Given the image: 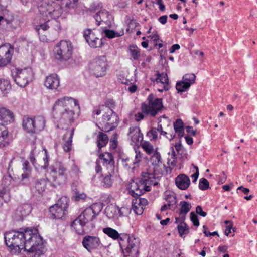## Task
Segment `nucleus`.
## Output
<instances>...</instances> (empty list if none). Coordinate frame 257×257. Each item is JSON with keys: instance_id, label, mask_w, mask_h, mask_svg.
<instances>
[{"instance_id": "f257e3e1", "label": "nucleus", "mask_w": 257, "mask_h": 257, "mask_svg": "<svg viewBox=\"0 0 257 257\" xmlns=\"http://www.w3.org/2000/svg\"><path fill=\"white\" fill-rule=\"evenodd\" d=\"M4 239L6 245L15 253H19L24 249L34 253V257H39L44 253L42 238L36 228H27L23 231L12 230L6 232Z\"/></svg>"}, {"instance_id": "f03ea898", "label": "nucleus", "mask_w": 257, "mask_h": 257, "mask_svg": "<svg viewBox=\"0 0 257 257\" xmlns=\"http://www.w3.org/2000/svg\"><path fill=\"white\" fill-rule=\"evenodd\" d=\"M78 105V101L71 97H63L57 100L53 107V115L57 127L66 130L63 140L64 141L63 148L66 152L70 150L74 128L68 129V126L73 122L74 111L73 106Z\"/></svg>"}, {"instance_id": "7ed1b4c3", "label": "nucleus", "mask_w": 257, "mask_h": 257, "mask_svg": "<svg viewBox=\"0 0 257 257\" xmlns=\"http://www.w3.org/2000/svg\"><path fill=\"white\" fill-rule=\"evenodd\" d=\"M151 166L147 172H143L139 180L132 181L129 187V193L134 196H139L150 190L151 185L156 186L163 175L165 165L159 152L151 155Z\"/></svg>"}, {"instance_id": "20e7f679", "label": "nucleus", "mask_w": 257, "mask_h": 257, "mask_svg": "<svg viewBox=\"0 0 257 257\" xmlns=\"http://www.w3.org/2000/svg\"><path fill=\"white\" fill-rule=\"evenodd\" d=\"M103 232L113 239L119 238V244L122 250L124 257H138L140 241L138 238L129 236L127 234L120 236L116 230L110 227L103 228Z\"/></svg>"}, {"instance_id": "39448f33", "label": "nucleus", "mask_w": 257, "mask_h": 257, "mask_svg": "<svg viewBox=\"0 0 257 257\" xmlns=\"http://www.w3.org/2000/svg\"><path fill=\"white\" fill-rule=\"evenodd\" d=\"M95 207L96 205H93L86 208L72 222L71 227L75 229L77 234L88 233L94 227L95 225L92 221L97 214L95 211Z\"/></svg>"}, {"instance_id": "423d86ee", "label": "nucleus", "mask_w": 257, "mask_h": 257, "mask_svg": "<svg viewBox=\"0 0 257 257\" xmlns=\"http://www.w3.org/2000/svg\"><path fill=\"white\" fill-rule=\"evenodd\" d=\"M51 171L48 181L53 187L64 184L67 180V168L64 164L60 162H56L50 168Z\"/></svg>"}, {"instance_id": "0eeeda50", "label": "nucleus", "mask_w": 257, "mask_h": 257, "mask_svg": "<svg viewBox=\"0 0 257 257\" xmlns=\"http://www.w3.org/2000/svg\"><path fill=\"white\" fill-rule=\"evenodd\" d=\"M103 114L99 119L98 127L102 131L109 132L114 129L118 125V117L117 114L109 107H103Z\"/></svg>"}, {"instance_id": "6e6552de", "label": "nucleus", "mask_w": 257, "mask_h": 257, "mask_svg": "<svg viewBox=\"0 0 257 257\" xmlns=\"http://www.w3.org/2000/svg\"><path fill=\"white\" fill-rule=\"evenodd\" d=\"M46 121L45 118L42 115H37L33 117L25 116L23 118L22 126L26 132L35 134L44 129Z\"/></svg>"}, {"instance_id": "1a4fd4ad", "label": "nucleus", "mask_w": 257, "mask_h": 257, "mask_svg": "<svg viewBox=\"0 0 257 257\" xmlns=\"http://www.w3.org/2000/svg\"><path fill=\"white\" fill-rule=\"evenodd\" d=\"M148 104L142 103L141 109L142 112L146 115H150L154 117L163 108L162 99L155 98L153 94H150L147 98Z\"/></svg>"}, {"instance_id": "9d476101", "label": "nucleus", "mask_w": 257, "mask_h": 257, "mask_svg": "<svg viewBox=\"0 0 257 257\" xmlns=\"http://www.w3.org/2000/svg\"><path fill=\"white\" fill-rule=\"evenodd\" d=\"M54 52L55 57L58 60H68L72 55L73 46L72 43L68 41H61L55 46Z\"/></svg>"}, {"instance_id": "9b49d317", "label": "nucleus", "mask_w": 257, "mask_h": 257, "mask_svg": "<svg viewBox=\"0 0 257 257\" xmlns=\"http://www.w3.org/2000/svg\"><path fill=\"white\" fill-rule=\"evenodd\" d=\"M68 199L66 197L61 198L57 202L49 208V211L54 219L62 218L67 213Z\"/></svg>"}, {"instance_id": "f8f14e48", "label": "nucleus", "mask_w": 257, "mask_h": 257, "mask_svg": "<svg viewBox=\"0 0 257 257\" xmlns=\"http://www.w3.org/2000/svg\"><path fill=\"white\" fill-rule=\"evenodd\" d=\"M107 65L106 58L102 56L96 58L90 63L89 69L96 77H102L105 74Z\"/></svg>"}, {"instance_id": "ddd939ff", "label": "nucleus", "mask_w": 257, "mask_h": 257, "mask_svg": "<svg viewBox=\"0 0 257 257\" xmlns=\"http://www.w3.org/2000/svg\"><path fill=\"white\" fill-rule=\"evenodd\" d=\"M13 78L16 84L21 87H25L32 80L33 72L31 68L18 70L16 74H13Z\"/></svg>"}, {"instance_id": "4468645a", "label": "nucleus", "mask_w": 257, "mask_h": 257, "mask_svg": "<svg viewBox=\"0 0 257 257\" xmlns=\"http://www.w3.org/2000/svg\"><path fill=\"white\" fill-rule=\"evenodd\" d=\"M82 243L84 247L89 252L94 249L100 248L102 246L99 238L94 236H85L83 239Z\"/></svg>"}, {"instance_id": "2eb2a0df", "label": "nucleus", "mask_w": 257, "mask_h": 257, "mask_svg": "<svg viewBox=\"0 0 257 257\" xmlns=\"http://www.w3.org/2000/svg\"><path fill=\"white\" fill-rule=\"evenodd\" d=\"M83 36L91 47L96 48L100 47L103 45L102 39L97 37L91 29H88L84 30Z\"/></svg>"}, {"instance_id": "dca6fc26", "label": "nucleus", "mask_w": 257, "mask_h": 257, "mask_svg": "<svg viewBox=\"0 0 257 257\" xmlns=\"http://www.w3.org/2000/svg\"><path fill=\"white\" fill-rule=\"evenodd\" d=\"M13 48L9 45L0 46V67L8 64L12 58Z\"/></svg>"}, {"instance_id": "f3484780", "label": "nucleus", "mask_w": 257, "mask_h": 257, "mask_svg": "<svg viewBox=\"0 0 257 257\" xmlns=\"http://www.w3.org/2000/svg\"><path fill=\"white\" fill-rule=\"evenodd\" d=\"M100 163L105 166L107 170L113 171L114 169V161L112 154L105 153L100 154L98 159Z\"/></svg>"}, {"instance_id": "a211bd4d", "label": "nucleus", "mask_w": 257, "mask_h": 257, "mask_svg": "<svg viewBox=\"0 0 257 257\" xmlns=\"http://www.w3.org/2000/svg\"><path fill=\"white\" fill-rule=\"evenodd\" d=\"M60 84V79L56 74H52L46 77L44 85L50 89H56Z\"/></svg>"}, {"instance_id": "6ab92c4d", "label": "nucleus", "mask_w": 257, "mask_h": 257, "mask_svg": "<svg viewBox=\"0 0 257 257\" xmlns=\"http://www.w3.org/2000/svg\"><path fill=\"white\" fill-rule=\"evenodd\" d=\"M128 135L132 142L136 145L141 142L143 139V135L141 133L140 128L137 126L130 127Z\"/></svg>"}, {"instance_id": "aec40b11", "label": "nucleus", "mask_w": 257, "mask_h": 257, "mask_svg": "<svg viewBox=\"0 0 257 257\" xmlns=\"http://www.w3.org/2000/svg\"><path fill=\"white\" fill-rule=\"evenodd\" d=\"M88 11L93 13H96V16H103L109 15V12L105 9H102L101 4L93 3L88 9Z\"/></svg>"}, {"instance_id": "412c9836", "label": "nucleus", "mask_w": 257, "mask_h": 257, "mask_svg": "<svg viewBox=\"0 0 257 257\" xmlns=\"http://www.w3.org/2000/svg\"><path fill=\"white\" fill-rule=\"evenodd\" d=\"M175 183L179 188L181 190H186L190 185V179L187 176L181 174L176 178Z\"/></svg>"}, {"instance_id": "4be33fe9", "label": "nucleus", "mask_w": 257, "mask_h": 257, "mask_svg": "<svg viewBox=\"0 0 257 257\" xmlns=\"http://www.w3.org/2000/svg\"><path fill=\"white\" fill-rule=\"evenodd\" d=\"M102 20L101 17H94L93 21L97 23V26H101V28L107 29V27H111L114 24L112 17L108 19V17H104Z\"/></svg>"}, {"instance_id": "5701e85b", "label": "nucleus", "mask_w": 257, "mask_h": 257, "mask_svg": "<svg viewBox=\"0 0 257 257\" xmlns=\"http://www.w3.org/2000/svg\"><path fill=\"white\" fill-rule=\"evenodd\" d=\"M48 0H43L42 4L38 6V12L42 16H48L51 15V6L47 4Z\"/></svg>"}, {"instance_id": "b1692460", "label": "nucleus", "mask_w": 257, "mask_h": 257, "mask_svg": "<svg viewBox=\"0 0 257 257\" xmlns=\"http://www.w3.org/2000/svg\"><path fill=\"white\" fill-rule=\"evenodd\" d=\"M8 132L6 127L0 124V147L2 148L7 146L8 143Z\"/></svg>"}, {"instance_id": "393cba45", "label": "nucleus", "mask_w": 257, "mask_h": 257, "mask_svg": "<svg viewBox=\"0 0 257 257\" xmlns=\"http://www.w3.org/2000/svg\"><path fill=\"white\" fill-rule=\"evenodd\" d=\"M141 147L148 155H152L156 153V152H159L158 147L155 148L154 146L148 141H144L142 142L141 144Z\"/></svg>"}, {"instance_id": "a878e982", "label": "nucleus", "mask_w": 257, "mask_h": 257, "mask_svg": "<svg viewBox=\"0 0 257 257\" xmlns=\"http://www.w3.org/2000/svg\"><path fill=\"white\" fill-rule=\"evenodd\" d=\"M157 83H161L164 85V89L167 91L169 89V79L166 73H158L156 78Z\"/></svg>"}, {"instance_id": "bb28decb", "label": "nucleus", "mask_w": 257, "mask_h": 257, "mask_svg": "<svg viewBox=\"0 0 257 257\" xmlns=\"http://www.w3.org/2000/svg\"><path fill=\"white\" fill-rule=\"evenodd\" d=\"M31 210V206L29 204H24L18 207L17 213L21 217L26 216L29 214Z\"/></svg>"}, {"instance_id": "cd10ccee", "label": "nucleus", "mask_w": 257, "mask_h": 257, "mask_svg": "<svg viewBox=\"0 0 257 257\" xmlns=\"http://www.w3.org/2000/svg\"><path fill=\"white\" fill-rule=\"evenodd\" d=\"M108 142V137L104 133L100 132L97 136V146L99 148L106 146Z\"/></svg>"}, {"instance_id": "c85d7f7f", "label": "nucleus", "mask_w": 257, "mask_h": 257, "mask_svg": "<svg viewBox=\"0 0 257 257\" xmlns=\"http://www.w3.org/2000/svg\"><path fill=\"white\" fill-rule=\"evenodd\" d=\"M47 181H48V179L43 178L35 181V187L39 193H42L45 190Z\"/></svg>"}, {"instance_id": "c756f323", "label": "nucleus", "mask_w": 257, "mask_h": 257, "mask_svg": "<svg viewBox=\"0 0 257 257\" xmlns=\"http://www.w3.org/2000/svg\"><path fill=\"white\" fill-rule=\"evenodd\" d=\"M165 200L169 205L170 209H174L175 208L177 203L176 197L174 193H169L166 194Z\"/></svg>"}, {"instance_id": "7c9ffc66", "label": "nucleus", "mask_w": 257, "mask_h": 257, "mask_svg": "<svg viewBox=\"0 0 257 257\" xmlns=\"http://www.w3.org/2000/svg\"><path fill=\"white\" fill-rule=\"evenodd\" d=\"M13 117V113L5 108L0 106V120H10Z\"/></svg>"}, {"instance_id": "2f4dec72", "label": "nucleus", "mask_w": 257, "mask_h": 257, "mask_svg": "<svg viewBox=\"0 0 257 257\" xmlns=\"http://www.w3.org/2000/svg\"><path fill=\"white\" fill-rule=\"evenodd\" d=\"M174 127L175 132L178 134L179 137H182L184 135V127L182 121L178 119L174 123Z\"/></svg>"}, {"instance_id": "473e14b6", "label": "nucleus", "mask_w": 257, "mask_h": 257, "mask_svg": "<svg viewBox=\"0 0 257 257\" xmlns=\"http://www.w3.org/2000/svg\"><path fill=\"white\" fill-rule=\"evenodd\" d=\"M103 33L105 34V36L109 39L120 37L123 35L124 34L123 30H122L120 32H116L113 30H110L108 29H104L103 30Z\"/></svg>"}, {"instance_id": "72a5a7b5", "label": "nucleus", "mask_w": 257, "mask_h": 257, "mask_svg": "<svg viewBox=\"0 0 257 257\" xmlns=\"http://www.w3.org/2000/svg\"><path fill=\"white\" fill-rule=\"evenodd\" d=\"M112 171H109L107 174L104 177L102 181L103 186L105 187H110L113 183V179H112Z\"/></svg>"}, {"instance_id": "f704fd0d", "label": "nucleus", "mask_w": 257, "mask_h": 257, "mask_svg": "<svg viewBox=\"0 0 257 257\" xmlns=\"http://www.w3.org/2000/svg\"><path fill=\"white\" fill-rule=\"evenodd\" d=\"M178 231L181 237L184 234H187L189 232V229L187 225L184 221H181L177 227Z\"/></svg>"}, {"instance_id": "c9c22d12", "label": "nucleus", "mask_w": 257, "mask_h": 257, "mask_svg": "<svg viewBox=\"0 0 257 257\" xmlns=\"http://www.w3.org/2000/svg\"><path fill=\"white\" fill-rule=\"evenodd\" d=\"M196 76L193 73H188L185 74L182 78L183 81L186 84H189L190 87L191 85L193 84L195 82Z\"/></svg>"}, {"instance_id": "e433bc0d", "label": "nucleus", "mask_w": 257, "mask_h": 257, "mask_svg": "<svg viewBox=\"0 0 257 257\" xmlns=\"http://www.w3.org/2000/svg\"><path fill=\"white\" fill-rule=\"evenodd\" d=\"M11 89V86L9 81L7 80H0V90L3 93H7Z\"/></svg>"}, {"instance_id": "4c0bfd02", "label": "nucleus", "mask_w": 257, "mask_h": 257, "mask_svg": "<svg viewBox=\"0 0 257 257\" xmlns=\"http://www.w3.org/2000/svg\"><path fill=\"white\" fill-rule=\"evenodd\" d=\"M129 52L134 60H138L140 56V50L135 45L129 46Z\"/></svg>"}, {"instance_id": "58836bf2", "label": "nucleus", "mask_w": 257, "mask_h": 257, "mask_svg": "<svg viewBox=\"0 0 257 257\" xmlns=\"http://www.w3.org/2000/svg\"><path fill=\"white\" fill-rule=\"evenodd\" d=\"M189 88V84H187L182 80L177 82L176 85V88L178 93L185 92Z\"/></svg>"}, {"instance_id": "ea45409f", "label": "nucleus", "mask_w": 257, "mask_h": 257, "mask_svg": "<svg viewBox=\"0 0 257 257\" xmlns=\"http://www.w3.org/2000/svg\"><path fill=\"white\" fill-rule=\"evenodd\" d=\"M49 22V20H45L44 22H40L37 25H36L35 29L38 33V35H40V29H42L43 31H45L49 28L48 24Z\"/></svg>"}, {"instance_id": "a19ab883", "label": "nucleus", "mask_w": 257, "mask_h": 257, "mask_svg": "<svg viewBox=\"0 0 257 257\" xmlns=\"http://www.w3.org/2000/svg\"><path fill=\"white\" fill-rule=\"evenodd\" d=\"M143 157V154L140 151L136 150L135 158H133V161H131L129 165L131 163H134L135 167H138L139 164L142 160Z\"/></svg>"}, {"instance_id": "79ce46f5", "label": "nucleus", "mask_w": 257, "mask_h": 257, "mask_svg": "<svg viewBox=\"0 0 257 257\" xmlns=\"http://www.w3.org/2000/svg\"><path fill=\"white\" fill-rule=\"evenodd\" d=\"M181 205L180 210V215L183 214H186L190 210L191 205L190 203L186 201H181L180 202Z\"/></svg>"}, {"instance_id": "37998d69", "label": "nucleus", "mask_w": 257, "mask_h": 257, "mask_svg": "<svg viewBox=\"0 0 257 257\" xmlns=\"http://www.w3.org/2000/svg\"><path fill=\"white\" fill-rule=\"evenodd\" d=\"M39 153L38 150L36 149V147H35L31 152L30 155V160L32 164L36 167V165L40 166V165L38 164L36 162V157H38V154Z\"/></svg>"}, {"instance_id": "c03bdc74", "label": "nucleus", "mask_w": 257, "mask_h": 257, "mask_svg": "<svg viewBox=\"0 0 257 257\" xmlns=\"http://www.w3.org/2000/svg\"><path fill=\"white\" fill-rule=\"evenodd\" d=\"M133 161V158H130L128 157H126L125 158L122 159V163L123 166L126 169H134L136 167H134V163H131L130 165L129 164Z\"/></svg>"}, {"instance_id": "a18cd8bd", "label": "nucleus", "mask_w": 257, "mask_h": 257, "mask_svg": "<svg viewBox=\"0 0 257 257\" xmlns=\"http://www.w3.org/2000/svg\"><path fill=\"white\" fill-rule=\"evenodd\" d=\"M209 183L208 181L204 178H202L200 179L199 183V188L201 190H205L209 188Z\"/></svg>"}, {"instance_id": "49530a36", "label": "nucleus", "mask_w": 257, "mask_h": 257, "mask_svg": "<svg viewBox=\"0 0 257 257\" xmlns=\"http://www.w3.org/2000/svg\"><path fill=\"white\" fill-rule=\"evenodd\" d=\"M133 207L132 208L135 213L137 215H141L143 212L144 209L139 204H136V201L135 200L133 201Z\"/></svg>"}, {"instance_id": "de8ad7c7", "label": "nucleus", "mask_w": 257, "mask_h": 257, "mask_svg": "<svg viewBox=\"0 0 257 257\" xmlns=\"http://www.w3.org/2000/svg\"><path fill=\"white\" fill-rule=\"evenodd\" d=\"M116 212V209L115 206H109L105 209V212L109 218H112Z\"/></svg>"}, {"instance_id": "09e8293b", "label": "nucleus", "mask_w": 257, "mask_h": 257, "mask_svg": "<svg viewBox=\"0 0 257 257\" xmlns=\"http://www.w3.org/2000/svg\"><path fill=\"white\" fill-rule=\"evenodd\" d=\"M41 154L44 156L43 158V160L44 161V165L41 166V167L46 169L48 167L49 163H48V155L47 154V152L46 149H44L41 151Z\"/></svg>"}, {"instance_id": "8fccbe9b", "label": "nucleus", "mask_w": 257, "mask_h": 257, "mask_svg": "<svg viewBox=\"0 0 257 257\" xmlns=\"http://www.w3.org/2000/svg\"><path fill=\"white\" fill-rule=\"evenodd\" d=\"M134 197H137L135 201H136V204H139L143 208L148 204V201L147 199L143 198H138L139 196H134L131 195ZM141 195H140L141 196ZM140 196V195H139Z\"/></svg>"}, {"instance_id": "3c124183", "label": "nucleus", "mask_w": 257, "mask_h": 257, "mask_svg": "<svg viewBox=\"0 0 257 257\" xmlns=\"http://www.w3.org/2000/svg\"><path fill=\"white\" fill-rule=\"evenodd\" d=\"M158 130H156V128H152L148 133L147 135L150 138H151V140H155L158 137Z\"/></svg>"}, {"instance_id": "603ef678", "label": "nucleus", "mask_w": 257, "mask_h": 257, "mask_svg": "<svg viewBox=\"0 0 257 257\" xmlns=\"http://www.w3.org/2000/svg\"><path fill=\"white\" fill-rule=\"evenodd\" d=\"M172 149V153H171V158L172 159V160L171 161L170 159L168 160V163L170 164L172 166H176V163H177V157L176 156L175 152L174 151V149L173 147H171Z\"/></svg>"}, {"instance_id": "864d4df0", "label": "nucleus", "mask_w": 257, "mask_h": 257, "mask_svg": "<svg viewBox=\"0 0 257 257\" xmlns=\"http://www.w3.org/2000/svg\"><path fill=\"white\" fill-rule=\"evenodd\" d=\"M190 219L194 226H198L199 225L197 216L193 212L190 213Z\"/></svg>"}, {"instance_id": "5fc2aeb1", "label": "nucleus", "mask_w": 257, "mask_h": 257, "mask_svg": "<svg viewBox=\"0 0 257 257\" xmlns=\"http://www.w3.org/2000/svg\"><path fill=\"white\" fill-rule=\"evenodd\" d=\"M2 1H0V16H5L9 15V11L2 5Z\"/></svg>"}, {"instance_id": "6e6d98bb", "label": "nucleus", "mask_w": 257, "mask_h": 257, "mask_svg": "<svg viewBox=\"0 0 257 257\" xmlns=\"http://www.w3.org/2000/svg\"><path fill=\"white\" fill-rule=\"evenodd\" d=\"M118 80L120 83L128 85L129 83L131 84L130 81L127 78H126L123 75L121 74L118 76Z\"/></svg>"}, {"instance_id": "4d7b16f0", "label": "nucleus", "mask_w": 257, "mask_h": 257, "mask_svg": "<svg viewBox=\"0 0 257 257\" xmlns=\"http://www.w3.org/2000/svg\"><path fill=\"white\" fill-rule=\"evenodd\" d=\"M86 197V196L84 193H80L78 192H77L75 193L74 197L76 201H79L80 200H84Z\"/></svg>"}, {"instance_id": "13d9d810", "label": "nucleus", "mask_w": 257, "mask_h": 257, "mask_svg": "<svg viewBox=\"0 0 257 257\" xmlns=\"http://www.w3.org/2000/svg\"><path fill=\"white\" fill-rule=\"evenodd\" d=\"M196 213L202 217H205L207 213L203 211L202 207L200 206H197L196 208Z\"/></svg>"}, {"instance_id": "bf43d9fd", "label": "nucleus", "mask_w": 257, "mask_h": 257, "mask_svg": "<svg viewBox=\"0 0 257 257\" xmlns=\"http://www.w3.org/2000/svg\"><path fill=\"white\" fill-rule=\"evenodd\" d=\"M29 162L28 161H25L23 164V171L25 172H31V169L30 166H29Z\"/></svg>"}, {"instance_id": "052dcab7", "label": "nucleus", "mask_w": 257, "mask_h": 257, "mask_svg": "<svg viewBox=\"0 0 257 257\" xmlns=\"http://www.w3.org/2000/svg\"><path fill=\"white\" fill-rule=\"evenodd\" d=\"M103 107H108L106 106H104V105L100 106L98 108L96 109L95 110H94V112H93L94 114H96L97 115H98L102 113L103 114V110H102V109H103Z\"/></svg>"}, {"instance_id": "680f3d73", "label": "nucleus", "mask_w": 257, "mask_h": 257, "mask_svg": "<svg viewBox=\"0 0 257 257\" xmlns=\"http://www.w3.org/2000/svg\"><path fill=\"white\" fill-rule=\"evenodd\" d=\"M194 168L196 169V171L195 173L191 175L192 178L194 179V180H193V182H195L196 181L199 176V169L198 167L194 166Z\"/></svg>"}, {"instance_id": "e2e57ef3", "label": "nucleus", "mask_w": 257, "mask_h": 257, "mask_svg": "<svg viewBox=\"0 0 257 257\" xmlns=\"http://www.w3.org/2000/svg\"><path fill=\"white\" fill-rule=\"evenodd\" d=\"M144 118V115L142 113L138 112L135 115V119L137 121H140Z\"/></svg>"}, {"instance_id": "0e129e2a", "label": "nucleus", "mask_w": 257, "mask_h": 257, "mask_svg": "<svg viewBox=\"0 0 257 257\" xmlns=\"http://www.w3.org/2000/svg\"><path fill=\"white\" fill-rule=\"evenodd\" d=\"M232 223H230V224L226 226V229L224 231L225 234L226 235L228 236L231 232V230L232 229Z\"/></svg>"}, {"instance_id": "69168bd1", "label": "nucleus", "mask_w": 257, "mask_h": 257, "mask_svg": "<svg viewBox=\"0 0 257 257\" xmlns=\"http://www.w3.org/2000/svg\"><path fill=\"white\" fill-rule=\"evenodd\" d=\"M100 162L97 159L95 162V171L97 173H99L101 171L102 168Z\"/></svg>"}, {"instance_id": "338daca9", "label": "nucleus", "mask_w": 257, "mask_h": 257, "mask_svg": "<svg viewBox=\"0 0 257 257\" xmlns=\"http://www.w3.org/2000/svg\"><path fill=\"white\" fill-rule=\"evenodd\" d=\"M31 175V172H25L23 171V173L22 174V180H24L28 178Z\"/></svg>"}, {"instance_id": "774afa93", "label": "nucleus", "mask_w": 257, "mask_h": 257, "mask_svg": "<svg viewBox=\"0 0 257 257\" xmlns=\"http://www.w3.org/2000/svg\"><path fill=\"white\" fill-rule=\"evenodd\" d=\"M137 89V86L136 85H132L131 86H130L127 88V90L131 92V93H134L136 91Z\"/></svg>"}]
</instances>
